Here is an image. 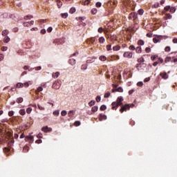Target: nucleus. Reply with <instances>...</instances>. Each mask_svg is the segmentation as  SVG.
Masks as SVG:
<instances>
[{"mask_svg":"<svg viewBox=\"0 0 177 177\" xmlns=\"http://www.w3.org/2000/svg\"><path fill=\"white\" fill-rule=\"evenodd\" d=\"M122 102H124V97H122V96L118 97L116 100V102H112L111 109L113 110H117V109L121 106L120 112L122 113L124 111H128V110H130L131 107H133V104H125L124 105H122Z\"/></svg>","mask_w":177,"mask_h":177,"instance_id":"nucleus-1","label":"nucleus"},{"mask_svg":"<svg viewBox=\"0 0 177 177\" xmlns=\"http://www.w3.org/2000/svg\"><path fill=\"white\" fill-rule=\"evenodd\" d=\"M165 10L166 12L169 11L171 13H175L176 8H175V7H171L170 6H167L165 7Z\"/></svg>","mask_w":177,"mask_h":177,"instance_id":"nucleus-2","label":"nucleus"},{"mask_svg":"<svg viewBox=\"0 0 177 177\" xmlns=\"http://www.w3.org/2000/svg\"><path fill=\"white\" fill-rule=\"evenodd\" d=\"M133 56V53L129 52V51H126L123 54V57H126L127 59H132Z\"/></svg>","mask_w":177,"mask_h":177,"instance_id":"nucleus-3","label":"nucleus"},{"mask_svg":"<svg viewBox=\"0 0 177 177\" xmlns=\"http://www.w3.org/2000/svg\"><path fill=\"white\" fill-rule=\"evenodd\" d=\"M138 19V14L136 12H131L129 15V20H136Z\"/></svg>","mask_w":177,"mask_h":177,"instance_id":"nucleus-4","label":"nucleus"},{"mask_svg":"<svg viewBox=\"0 0 177 177\" xmlns=\"http://www.w3.org/2000/svg\"><path fill=\"white\" fill-rule=\"evenodd\" d=\"M25 140L28 142H29V143H33L34 142V136H27L26 137H25Z\"/></svg>","mask_w":177,"mask_h":177,"instance_id":"nucleus-5","label":"nucleus"},{"mask_svg":"<svg viewBox=\"0 0 177 177\" xmlns=\"http://www.w3.org/2000/svg\"><path fill=\"white\" fill-rule=\"evenodd\" d=\"M41 131H42L43 132H45L46 133H48V132H52V128L48 127V126L43 127L41 128Z\"/></svg>","mask_w":177,"mask_h":177,"instance_id":"nucleus-6","label":"nucleus"},{"mask_svg":"<svg viewBox=\"0 0 177 177\" xmlns=\"http://www.w3.org/2000/svg\"><path fill=\"white\" fill-rule=\"evenodd\" d=\"M88 41L90 42V44H92V45H96L97 42V39H96V37H91L88 39Z\"/></svg>","mask_w":177,"mask_h":177,"instance_id":"nucleus-7","label":"nucleus"},{"mask_svg":"<svg viewBox=\"0 0 177 177\" xmlns=\"http://www.w3.org/2000/svg\"><path fill=\"white\" fill-rule=\"evenodd\" d=\"M60 82H55L53 84V89H60Z\"/></svg>","mask_w":177,"mask_h":177,"instance_id":"nucleus-8","label":"nucleus"},{"mask_svg":"<svg viewBox=\"0 0 177 177\" xmlns=\"http://www.w3.org/2000/svg\"><path fill=\"white\" fill-rule=\"evenodd\" d=\"M74 115H75V111L71 110L69 111L68 113V116L70 117L71 119L74 118Z\"/></svg>","mask_w":177,"mask_h":177,"instance_id":"nucleus-9","label":"nucleus"},{"mask_svg":"<svg viewBox=\"0 0 177 177\" xmlns=\"http://www.w3.org/2000/svg\"><path fill=\"white\" fill-rule=\"evenodd\" d=\"M160 75L162 78V80H167L168 79V74H167V73H165V72L160 73Z\"/></svg>","mask_w":177,"mask_h":177,"instance_id":"nucleus-10","label":"nucleus"},{"mask_svg":"<svg viewBox=\"0 0 177 177\" xmlns=\"http://www.w3.org/2000/svg\"><path fill=\"white\" fill-rule=\"evenodd\" d=\"M169 62L171 63H174V60L172 59V56L170 57H167L165 59V63H169Z\"/></svg>","mask_w":177,"mask_h":177,"instance_id":"nucleus-11","label":"nucleus"},{"mask_svg":"<svg viewBox=\"0 0 177 177\" xmlns=\"http://www.w3.org/2000/svg\"><path fill=\"white\" fill-rule=\"evenodd\" d=\"M106 118H107V116H106V115H103L102 113H100L99 115V120H100V121H103V120H106Z\"/></svg>","mask_w":177,"mask_h":177,"instance_id":"nucleus-12","label":"nucleus"},{"mask_svg":"<svg viewBox=\"0 0 177 177\" xmlns=\"http://www.w3.org/2000/svg\"><path fill=\"white\" fill-rule=\"evenodd\" d=\"M112 92H124V89H122V87H118V88L112 89Z\"/></svg>","mask_w":177,"mask_h":177,"instance_id":"nucleus-13","label":"nucleus"},{"mask_svg":"<svg viewBox=\"0 0 177 177\" xmlns=\"http://www.w3.org/2000/svg\"><path fill=\"white\" fill-rule=\"evenodd\" d=\"M99 59L101 62H106L107 60V57L104 55H101V56H100Z\"/></svg>","mask_w":177,"mask_h":177,"instance_id":"nucleus-14","label":"nucleus"},{"mask_svg":"<svg viewBox=\"0 0 177 177\" xmlns=\"http://www.w3.org/2000/svg\"><path fill=\"white\" fill-rule=\"evenodd\" d=\"M111 60H120V56L119 55H112L111 56Z\"/></svg>","mask_w":177,"mask_h":177,"instance_id":"nucleus-15","label":"nucleus"},{"mask_svg":"<svg viewBox=\"0 0 177 177\" xmlns=\"http://www.w3.org/2000/svg\"><path fill=\"white\" fill-rule=\"evenodd\" d=\"M137 62L138 63H140V64H142V63H145V58L141 57L138 59Z\"/></svg>","mask_w":177,"mask_h":177,"instance_id":"nucleus-16","label":"nucleus"},{"mask_svg":"<svg viewBox=\"0 0 177 177\" xmlns=\"http://www.w3.org/2000/svg\"><path fill=\"white\" fill-rule=\"evenodd\" d=\"M98 41L100 44H104V42H106V39H104V37H101L99 38Z\"/></svg>","mask_w":177,"mask_h":177,"instance_id":"nucleus-17","label":"nucleus"},{"mask_svg":"<svg viewBox=\"0 0 177 177\" xmlns=\"http://www.w3.org/2000/svg\"><path fill=\"white\" fill-rule=\"evenodd\" d=\"M77 63V61L74 59H69V64H71V66H74Z\"/></svg>","mask_w":177,"mask_h":177,"instance_id":"nucleus-18","label":"nucleus"},{"mask_svg":"<svg viewBox=\"0 0 177 177\" xmlns=\"http://www.w3.org/2000/svg\"><path fill=\"white\" fill-rule=\"evenodd\" d=\"M165 20H168L169 19H172V15L171 14H166L164 17Z\"/></svg>","mask_w":177,"mask_h":177,"instance_id":"nucleus-19","label":"nucleus"},{"mask_svg":"<svg viewBox=\"0 0 177 177\" xmlns=\"http://www.w3.org/2000/svg\"><path fill=\"white\" fill-rule=\"evenodd\" d=\"M121 49V46H115L113 47V50L117 52L118 50H120Z\"/></svg>","mask_w":177,"mask_h":177,"instance_id":"nucleus-20","label":"nucleus"},{"mask_svg":"<svg viewBox=\"0 0 177 177\" xmlns=\"http://www.w3.org/2000/svg\"><path fill=\"white\" fill-rule=\"evenodd\" d=\"M60 75L59 72H56L53 73V78H57Z\"/></svg>","mask_w":177,"mask_h":177,"instance_id":"nucleus-21","label":"nucleus"},{"mask_svg":"<svg viewBox=\"0 0 177 177\" xmlns=\"http://www.w3.org/2000/svg\"><path fill=\"white\" fill-rule=\"evenodd\" d=\"M28 150H30V147L26 145L25 147H24V153H28Z\"/></svg>","mask_w":177,"mask_h":177,"instance_id":"nucleus-22","label":"nucleus"},{"mask_svg":"<svg viewBox=\"0 0 177 177\" xmlns=\"http://www.w3.org/2000/svg\"><path fill=\"white\" fill-rule=\"evenodd\" d=\"M76 11L77 10L75 9V8L72 7L69 10V13H71V15H73V13H75Z\"/></svg>","mask_w":177,"mask_h":177,"instance_id":"nucleus-23","label":"nucleus"},{"mask_svg":"<svg viewBox=\"0 0 177 177\" xmlns=\"http://www.w3.org/2000/svg\"><path fill=\"white\" fill-rule=\"evenodd\" d=\"M136 53H142V47L138 46L136 48Z\"/></svg>","mask_w":177,"mask_h":177,"instance_id":"nucleus-24","label":"nucleus"},{"mask_svg":"<svg viewBox=\"0 0 177 177\" xmlns=\"http://www.w3.org/2000/svg\"><path fill=\"white\" fill-rule=\"evenodd\" d=\"M97 110H99V108L97 107V106H93L91 109V111H93V113H96Z\"/></svg>","mask_w":177,"mask_h":177,"instance_id":"nucleus-25","label":"nucleus"},{"mask_svg":"<svg viewBox=\"0 0 177 177\" xmlns=\"http://www.w3.org/2000/svg\"><path fill=\"white\" fill-rule=\"evenodd\" d=\"M157 59H158V55H153L151 57V60H152V62L157 60Z\"/></svg>","mask_w":177,"mask_h":177,"instance_id":"nucleus-26","label":"nucleus"},{"mask_svg":"<svg viewBox=\"0 0 177 177\" xmlns=\"http://www.w3.org/2000/svg\"><path fill=\"white\" fill-rule=\"evenodd\" d=\"M85 19H86L85 17H76V20L80 21H82L83 20H85Z\"/></svg>","mask_w":177,"mask_h":177,"instance_id":"nucleus-27","label":"nucleus"},{"mask_svg":"<svg viewBox=\"0 0 177 177\" xmlns=\"http://www.w3.org/2000/svg\"><path fill=\"white\" fill-rule=\"evenodd\" d=\"M1 34L3 37H6L9 34V31L8 30H3Z\"/></svg>","mask_w":177,"mask_h":177,"instance_id":"nucleus-28","label":"nucleus"},{"mask_svg":"<svg viewBox=\"0 0 177 177\" xmlns=\"http://www.w3.org/2000/svg\"><path fill=\"white\" fill-rule=\"evenodd\" d=\"M61 16L63 19H67L68 17V14L67 12L61 14Z\"/></svg>","mask_w":177,"mask_h":177,"instance_id":"nucleus-29","label":"nucleus"},{"mask_svg":"<svg viewBox=\"0 0 177 177\" xmlns=\"http://www.w3.org/2000/svg\"><path fill=\"white\" fill-rule=\"evenodd\" d=\"M24 86V84L23 83H17L16 85V88H23Z\"/></svg>","mask_w":177,"mask_h":177,"instance_id":"nucleus-30","label":"nucleus"},{"mask_svg":"<svg viewBox=\"0 0 177 177\" xmlns=\"http://www.w3.org/2000/svg\"><path fill=\"white\" fill-rule=\"evenodd\" d=\"M91 12L92 13V15H96V13H97V9L96 8H93L91 11Z\"/></svg>","mask_w":177,"mask_h":177,"instance_id":"nucleus-31","label":"nucleus"},{"mask_svg":"<svg viewBox=\"0 0 177 177\" xmlns=\"http://www.w3.org/2000/svg\"><path fill=\"white\" fill-rule=\"evenodd\" d=\"M9 41H10V38H9V37H4L3 42H5L6 44H8V42H9Z\"/></svg>","mask_w":177,"mask_h":177,"instance_id":"nucleus-32","label":"nucleus"},{"mask_svg":"<svg viewBox=\"0 0 177 177\" xmlns=\"http://www.w3.org/2000/svg\"><path fill=\"white\" fill-rule=\"evenodd\" d=\"M106 109H107V106H106V105H102L100 108V110H101V111H104Z\"/></svg>","mask_w":177,"mask_h":177,"instance_id":"nucleus-33","label":"nucleus"},{"mask_svg":"<svg viewBox=\"0 0 177 177\" xmlns=\"http://www.w3.org/2000/svg\"><path fill=\"white\" fill-rule=\"evenodd\" d=\"M17 103H23V97H20L17 99Z\"/></svg>","mask_w":177,"mask_h":177,"instance_id":"nucleus-34","label":"nucleus"},{"mask_svg":"<svg viewBox=\"0 0 177 177\" xmlns=\"http://www.w3.org/2000/svg\"><path fill=\"white\" fill-rule=\"evenodd\" d=\"M88 68V65L87 64H83L81 66V70H86Z\"/></svg>","mask_w":177,"mask_h":177,"instance_id":"nucleus-35","label":"nucleus"},{"mask_svg":"<svg viewBox=\"0 0 177 177\" xmlns=\"http://www.w3.org/2000/svg\"><path fill=\"white\" fill-rule=\"evenodd\" d=\"M21 115H26V110L24 109H21L19 111Z\"/></svg>","mask_w":177,"mask_h":177,"instance_id":"nucleus-36","label":"nucleus"},{"mask_svg":"<svg viewBox=\"0 0 177 177\" xmlns=\"http://www.w3.org/2000/svg\"><path fill=\"white\" fill-rule=\"evenodd\" d=\"M142 64H140V63L137 64L136 65V68H137L138 70H139V69L142 67Z\"/></svg>","mask_w":177,"mask_h":177,"instance_id":"nucleus-37","label":"nucleus"},{"mask_svg":"<svg viewBox=\"0 0 177 177\" xmlns=\"http://www.w3.org/2000/svg\"><path fill=\"white\" fill-rule=\"evenodd\" d=\"M88 106H90V107L95 106V100H91L90 102H88Z\"/></svg>","mask_w":177,"mask_h":177,"instance_id":"nucleus-38","label":"nucleus"},{"mask_svg":"<svg viewBox=\"0 0 177 177\" xmlns=\"http://www.w3.org/2000/svg\"><path fill=\"white\" fill-rule=\"evenodd\" d=\"M129 49L130 50H136V48H135V46L133 45H131L129 47Z\"/></svg>","mask_w":177,"mask_h":177,"instance_id":"nucleus-39","label":"nucleus"},{"mask_svg":"<svg viewBox=\"0 0 177 177\" xmlns=\"http://www.w3.org/2000/svg\"><path fill=\"white\" fill-rule=\"evenodd\" d=\"M111 95V93L108 91V92H106V93L104 94V97H106V98L110 97V95Z\"/></svg>","mask_w":177,"mask_h":177,"instance_id":"nucleus-40","label":"nucleus"},{"mask_svg":"<svg viewBox=\"0 0 177 177\" xmlns=\"http://www.w3.org/2000/svg\"><path fill=\"white\" fill-rule=\"evenodd\" d=\"M138 45H140V46L145 45V41L143 40H138Z\"/></svg>","mask_w":177,"mask_h":177,"instance_id":"nucleus-41","label":"nucleus"},{"mask_svg":"<svg viewBox=\"0 0 177 177\" xmlns=\"http://www.w3.org/2000/svg\"><path fill=\"white\" fill-rule=\"evenodd\" d=\"M61 115H62V117H66V115H67V111H62L61 112Z\"/></svg>","mask_w":177,"mask_h":177,"instance_id":"nucleus-42","label":"nucleus"},{"mask_svg":"<svg viewBox=\"0 0 177 177\" xmlns=\"http://www.w3.org/2000/svg\"><path fill=\"white\" fill-rule=\"evenodd\" d=\"M30 19H32V16L31 15H26L24 17L25 20H29Z\"/></svg>","mask_w":177,"mask_h":177,"instance_id":"nucleus-43","label":"nucleus"},{"mask_svg":"<svg viewBox=\"0 0 177 177\" xmlns=\"http://www.w3.org/2000/svg\"><path fill=\"white\" fill-rule=\"evenodd\" d=\"M170 56H175V57H177V51L172 52L170 54H169Z\"/></svg>","mask_w":177,"mask_h":177,"instance_id":"nucleus-44","label":"nucleus"},{"mask_svg":"<svg viewBox=\"0 0 177 177\" xmlns=\"http://www.w3.org/2000/svg\"><path fill=\"white\" fill-rule=\"evenodd\" d=\"M165 52H171V47L170 46H166L165 48Z\"/></svg>","mask_w":177,"mask_h":177,"instance_id":"nucleus-45","label":"nucleus"},{"mask_svg":"<svg viewBox=\"0 0 177 177\" xmlns=\"http://www.w3.org/2000/svg\"><path fill=\"white\" fill-rule=\"evenodd\" d=\"M3 151H4V153H9V151H10V149H9L8 147H5L3 149Z\"/></svg>","mask_w":177,"mask_h":177,"instance_id":"nucleus-46","label":"nucleus"},{"mask_svg":"<svg viewBox=\"0 0 177 177\" xmlns=\"http://www.w3.org/2000/svg\"><path fill=\"white\" fill-rule=\"evenodd\" d=\"M138 14L142 16V15H143V13H145V10H143V9H140L138 11Z\"/></svg>","mask_w":177,"mask_h":177,"instance_id":"nucleus-47","label":"nucleus"},{"mask_svg":"<svg viewBox=\"0 0 177 177\" xmlns=\"http://www.w3.org/2000/svg\"><path fill=\"white\" fill-rule=\"evenodd\" d=\"M31 111H32V109H31L30 107H29V108H28V109H26V113H27L28 114H30V113H31Z\"/></svg>","mask_w":177,"mask_h":177,"instance_id":"nucleus-48","label":"nucleus"},{"mask_svg":"<svg viewBox=\"0 0 177 177\" xmlns=\"http://www.w3.org/2000/svg\"><path fill=\"white\" fill-rule=\"evenodd\" d=\"M80 125H81V122H80V121H75V127H80Z\"/></svg>","mask_w":177,"mask_h":177,"instance_id":"nucleus-49","label":"nucleus"},{"mask_svg":"<svg viewBox=\"0 0 177 177\" xmlns=\"http://www.w3.org/2000/svg\"><path fill=\"white\" fill-rule=\"evenodd\" d=\"M14 114H15V112H13V111H10L8 112L9 117H13Z\"/></svg>","mask_w":177,"mask_h":177,"instance_id":"nucleus-50","label":"nucleus"},{"mask_svg":"<svg viewBox=\"0 0 177 177\" xmlns=\"http://www.w3.org/2000/svg\"><path fill=\"white\" fill-rule=\"evenodd\" d=\"M30 26H31V25H30V22H24V27H30Z\"/></svg>","mask_w":177,"mask_h":177,"instance_id":"nucleus-51","label":"nucleus"},{"mask_svg":"<svg viewBox=\"0 0 177 177\" xmlns=\"http://www.w3.org/2000/svg\"><path fill=\"white\" fill-rule=\"evenodd\" d=\"M95 100L97 103H99V102H100V100H102V98L100 97V96H97L95 98Z\"/></svg>","mask_w":177,"mask_h":177,"instance_id":"nucleus-52","label":"nucleus"},{"mask_svg":"<svg viewBox=\"0 0 177 177\" xmlns=\"http://www.w3.org/2000/svg\"><path fill=\"white\" fill-rule=\"evenodd\" d=\"M151 51V49L150 48L147 47V48H145V52H146L147 53H150Z\"/></svg>","mask_w":177,"mask_h":177,"instance_id":"nucleus-53","label":"nucleus"},{"mask_svg":"<svg viewBox=\"0 0 177 177\" xmlns=\"http://www.w3.org/2000/svg\"><path fill=\"white\" fill-rule=\"evenodd\" d=\"M111 50V44H108L106 46V50L109 51Z\"/></svg>","mask_w":177,"mask_h":177,"instance_id":"nucleus-54","label":"nucleus"},{"mask_svg":"<svg viewBox=\"0 0 177 177\" xmlns=\"http://www.w3.org/2000/svg\"><path fill=\"white\" fill-rule=\"evenodd\" d=\"M96 8H100L102 6V3L97 2L95 4Z\"/></svg>","mask_w":177,"mask_h":177,"instance_id":"nucleus-55","label":"nucleus"},{"mask_svg":"<svg viewBox=\"0 0 177 177\" xmlns=\"http://www.w3.org/2000/svg\"><path fill=\"white\" fill-rule=\"evenodd\" d=\"M171 57H172L173 63H177V58H176L175 56H171Z\"/></svg>","mask_w":177,"mask_h":177,"instance_id":"nucleus-56","label":"nucleus"},{"mask_svg":"<svg viewBox=\"0 0 177 177\" xmlns=\"http://www.w3.org/2000/svg\"><path fill=\"white\" fill-rule=\"evenodd\" d=\"M53 115L57 116V115H59V111H55L53 113Z\"/></svg>","mask_w":177,"mask_h":177,"instance_id":"nucleus-57","label":"nucleus"},{"mask_svg":"<svg viewBox=\"0 0 177 177\" xmlns=\"http://www.w3.org/2000/svg\"><path fill=\"white\" fill-rule=\"evenodd\" d=\"M153 41L154 44H157V43L159 42V41H158V39H157V37H154V38L153 39Z\"/></svg>","mask_w":177,"mask_h":177,"instance_id":"nucleus-58","label":"nucleus"},{"mask_svg":"<svg viewBox=\"0 0 177 177\" xmlns=\"http://www.w3.org/2000/svg\"><path fill=\"white\" fill-rule=\"evenodd\" d=\"M63 5V3H62V1H58L57 2V7L59 8H62V6Z\"/></svg>","mask_w":177,"mask_h":177,"instance_id":"nucleus-59","label":"nucleus"},{"mask_svg":"<svg viewBox=\"0 0 177 177\" xmlns=\"http://www.w3.org/2000/svg\"><path fill=\"white\" fill-rule=\"evenodd\" d=\"M89 3H91V1L90 0H86L84 2V5H89Z\"/></svg>","mask_w":177,"mask_h":177,"instance_id":"nucleus-60","label":"nucleus"},{"mask_svg":"<svg viewBox=\"0 0 177 177\" xmlns=\"http://www.w3.org/2000/svg\"><path fill=\"white\" fill-rule=\"evenodd\" d=\"M138 86H143V82H138L137 83Z\"/></svg>","mask_w":177,"mask_h":177,"instance_id":"nucleus-61","label":"nucleus"},{"mask_svg":"<svg viewBox=\"0 0 177 177\" xmlns=\"http://www.w3.org/2000/svg\"><path fill=\"white\" fill-rule=\"evenodd\" d=\"M156 38L158 39V41L160 42L161 39H162V36H157Z\"/></svg>","mask_w":177,"mask_h":177,"instance_id":"nucleus-62","label":"nucleus"},{"mask_svg":"<svg viewBox=\"0 0 177 177\" xmlns=\"http://www.w3.org/2000/svg\"><path fill=\"white\" fill-rule=\"evenodd\" d=\"M37 91V92H42V91H44V88L41 86H39Z\"/></svg>","mask_w":177,"mask_h":177,"instance_id":"nucleus-63","label":"nucleus"},{"mask_svg":"<svg viewBox=\"0 0 177 177\" xmlns=\"http://www.w3.org/2000/svg\"><path fill=\"white\" fill-rule=\"evenodd\" d=\"M53 30V28H52V27H49V28H48V29H47V32H52V30Z\"/></svg>","mask_w":177,"mask_h":177,"instance_id":"nucleus-64","label":"nucleus"}]
</instances>
